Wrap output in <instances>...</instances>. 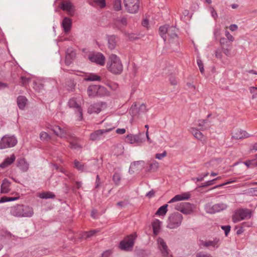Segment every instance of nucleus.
<instances>
[{"label": "nucleus", "instance_id": "25", "mask_svg": "<svg viewBox=\"0 0 257 257\" xmlns=\"http://www.w3.org/2000/svg\"><path fill=\"white\" fill-rule=\"evenodd\" d=\"M11 182L7 179H5L1 184V193L7 194L10 191Z\"/></svg>", "mask_w": 257, "mask_h": 257}, {"label": "nucleus", "instance_id": "38", "mask_svg": "<svg viewBox=\"0 0 257 257\" xmlns=\"http://www.w3.org/2000/svg\"><path fill=\"white\" fill-rule=\"evenodd\" d=\"M39 197L42 199H53L55 197L54 194L51 192H43L39 195Z\"/></svg>", "mask_w": 257, "mask_h": 257}, {"label": "nucleus", "instance_id": "8", "mask_svg": "<svg viewBox=\"0 0 257 257\" xmlns=\"http://www.w3.org/2000/svg\"><path fill=\"white\" fill-rule=\"evenodd\" d=\"M125 10L129 13H137L140 8L139 0H123Z\"/></svg>", "mask_w": 257, "mask_h": 257}, {"label": "nucleus", "instance_id": "44", "mask_svg": "<svg viewBox=\"0 0 257 257\" xmlns=\"http://www.w3.org/2000/svg\"><path fill=\"white\" fill-rule=\"evenodd\" d=\"M105 0H94L92 2V5L98 6L100 8H103L105 6Z\"/></svg>", "mask_w": 257, "mask_h": 257}, {"label": "nucleus", "instance_id": "53", "mask_svg": "<svg viewBox=\"0 0 257 257\" xmlns=\"http://www.w3.org/2000/svg\"><path fill=\"white\" fill-rule=\"evenodd\" d=\"M222 50L225 55H226L227 56H231V48H225V47L223 46L222 48Z\"/></svg>", "mask_w": 257, "mask_h": 257}, {"label": "nucleus", "instance_id": "58", "mask_svg": "<svg viewBox=\"0 0 257 257\" xmlns=\"http://www.w3.org/2000/svg\"><path fill=\"white\" fill-rule=\"evenodd\" d=\"M225 35L227 37L228 40L230 42H233L234 41V38L227 31L225 32Z\"/></svg>", "mask_w": 257, "mask_h": 257}, {"label": "nucleus", "instance_id": "7", "mask_svg": "<svg viewBox=\"0 0 257 257\" xmlns=\"http://www.w3.org/2000/svg\"><path fill=\"white\" fill-rule=\"evenodd\" d=\"M175 209L185 215L193 213L194 205L189 202L177 203L175 205Z\"/></svg>", "mask_w": 257, "mask_h": 257}, {"label": "nucleus", "instance_id": "33", "mask_svg": "<svg viewBox=\"0 0 257 257\" xmlns=\"http://www.w3.org/2000/svg\"><path fill=\"white\" fill-rule=\"evenodd\" d=\"M162 257H172L166 242L162 239Z\"/></svg>", "mask_w": 257, "mask_h": 257}, {"label": "nucleus", "instance_id": "35", "mask_svg": "<svg viewBox=\"0 0 257 257\" xmlns=\"http://www.w3.org/2000/svg\"><path fill=\"white\" fill-rule=\"evenodd\" d=\"M17 102L19 108L21 109H23L27 104V99L24 96H19L17 98Z\"/></svg>", "mask_w": 257, "mask_h": 257}, {"label": "nucleus", "instance_id": "47", "mask_svg": "<svg viewBox=\"0 0 257 257\" xmlns=\"http://www.w3.org/2000/svg\"><path fill=\"white\" fill-rule=\"evenodd\" d=\"M40 138L42 141H48L50 139V136L46 132H42L40 134Z\"/></svg>", "mask_w": 257, "mask_h": 257}, {"label": "nucleus", "instance_id": "63", "mask_svg": "<svg viewBox=\"0 0 257 257\" xmlns=\"http://www.w3.org/2000/svg\"><path fill=\"white\" fill-rule=\"evenodd\" d=\"M82 184V183L81 182L76 181L75 183V186L73 189H79L81 187Z\"/></svg>", "mask_w": 257, "mask_h": 257}, {"label": "nucleus", "instance_id": "57", "mask_svg": "<svg viewBox=\"0 0 257 257\" xmlns=\"http://www.w3.org/2000/svg\"><path fill=\"white\" fill-rule=\"evenodd\" d=\"M142 25L143 27L148 28L149 25V19L146 17L142 21Z\"/></svg>", "mask_w": 257, "mask_h": 257}, {"label": "nucleus", "instance_id": "50", "mask_svg": "<svg viewBox=\"0 0 257 257\" xmlns=\"http://www.w3.org/2000/svg\"><path fill=\"white\" fill-rule=\"evenodd\" d=\"M221 229L224 230L225 236H227L230 232L231 227L230 225H223L221 226Z\"/></svg>", "mask_w": 257, "mask_h": 257}, {"label": "nucleus", "instance_id": "17", "mask_svg": "<svg viewBox=\"0 0 257 257\" xmlns=\"http://www.w3.org/2000/svg\"><path fill=\"white\" fill-rule=\"evenodd\" d=\"M51 130L56 136L61 138H65L67 135V130L61 128L58 125L52 126Z\"/></svg>", "mask_w": 257, "mask_h": 257}, {"label": "nucleus", "instance_id": "13", "mask_svg": "<svg viewBox=\"0 0 257 257\" xmlns=\"http://www.w3.org/2000/svg\"><path fill=\"white\" fill-rule=\"evenodd\" d=\"M112 130V128L98 130L92 133L90 135V140L91 141H97L104 137V134Z\"/></svg>", "mask_w": 257, "mask_h": 257}, {"label": "nucleus", "instance_id": "52", "mask_svg": "<svg viewBox=\"0 0 257 257\" xmlns=\"http://www.w3.org/2000/svg\"><path fill=\"white\" fill-rule=\"evenodd\" d=\"M101 185V181L99 176L98 175H96V181L95 183V188L99 189Z\"/></svg>", "mask_w": 257, "mask_h": 257}, {"label": "nucleus", "instance_id": "59", "mask_svg": "<svg viewBox=\"0 0 257 257\" xmlns=\"http://www.w3.org/2000/svg\"><path fill=\"white\" fill-rule=\"evenodd\" d=\"M168 206V204H165L163 206H162V216H165L166 213L167 212V207Z\"/></svg>", "mask_w": 257, "mask_h": 257}, {"label": "nucleus", "instance_id": "20", "mask_svg": "<svg viewBox=\"0 0 257 257\" xmlns=\"http://www.w3.org/2000/svg\"><path fill=\"white\" fill-rule=\"evenodd\" d=\"M17 166L22 172H26L29 169V164L24 158H23L18 160Z\"/></svg>", "mask_w": 257, "mask_h": 257}, {"label": "nucleus", "instance_id": "29", "mask_svg": "<svg viewBox=\"0 0 257 257\" xmlns=\"http://www.w3.org/2000/svg\"><path fill=\"white\" fill-rule=\"evenodd\" d=\"M198 126L202 131L207 130L211 127L210 121L207 118L199 120Z\"/></svg>", "mask_w": 257, "mask_h": 257}, {"label": "nucleus", "instance_id": "51", "mask_svg": "<svg viewBox=\"0 0 257 257\" xmlns=\"http://www.w3.org/2000/svg\"><path fill=\"white\" fill-rule=\"evenodd\" d=\"M196 257H213L210 253H205L202 251L196 253Z\"/></svg>", "mask_w": 257, "mask_h": 257}, {"label": "nucleus", "instance_id": "19", "mask_svg": "<svg viewBox=\"0 0 257 257\" xmlns=\"http://www.w3.org/2000/svg\"><path fill=\"white\" fill-rule=\"evenodd\" d=\"M249 136V134L245 131L239 130H237L233 133L232 138L236 140H239L248 138Z\"/></svg>", "mask_w": 257, "mask_h": 257}, {"label": "nucleus", "instance_id": "41", "mask_svg": "<svg viewBox=\"0 0 257 257\" xmlns=\"http://www.w3.org/2000/svg\"><path fill=\"white\" fill-rule=\"evenodd\" d=\"M98 169V167L95 162L87 164V169L90 171H86V172H92Z\"/></svg>", "mask_w": 257, "mask_h": 257}, {"label": "nucleus", "instance_id": "14", "mask_svg": "<svg viewBox=\"0 0 257 257\" xmlns=\"http://www.w3.org/2000/svg\"><path fill=\"white\" fill-rule=\"evenodd\" d=\"M145 162L144 161H135L130 165L129 172L134 173L135 171H139L145 168Z\"/></svg>", "mask_w": 257, "mask_h": 257}, {"label": "nucleus", "instance_id": "32", "mask_svg": "<svg viewBox=\"0 0 257 257\" xmlns=\"http://www.w3.org/2000/svg\"><path fill=\"white\" fill-rule=\"evenodd\" d=\"M114 25L117 28L119 29L122 27L127 25V20L124 17L115 19L114 20Z\"/></svg>", "mask_w": 257, "mask_h": 257}, {"label": "nucleus", "instance_id": "36", "mask_svg": "<svg viewBox=\"0 0 257 257\" xmlns=\"http://www.w3.org/2000/svg\"><path fill=\"white\" fill-rule=\"evenodd\" d=\"M84 79L86 81H99L101 80V78L99 76L95 73H89L84 77Z\"/></svg>", "mask_w": 257, "mask_h": 257}, {"label": "nucleus", "instance_id": "15", "mask_svg": "<svg viewBox=\"0 0 257 257\" xmlns=\"http://www.w3.org/2000/svg\"><path fill=\"white\" fill-rule=\"evenodd\" d=\"M144 136V133H141L138 135H128L126 137V141L130 144L140 143L144 141V139L142 137Z\"/></svg>", "mask_w": 257, "mask_h": 257}, {"label": "nucleus", "instance_id": "28", "mask_svg": "<svg viewBox=\"0 0 257 257\" xmlns=\"http://www.w3.org/2000/svg\"><path fill=\"white\" fill-rule=\"evenodd\" d=\"M101 105L99 103H94L90 105L88 108V112L90 114L98 113L101 111Z\"/></svg>", "mask_w": 257, "mask_h": 257}, {"label": "nucleus", "instance_id": "34", "mask_svg": "<svg viewBox=\"0 0 257 257\" xmlns=\"http://www.w3.org/2000/svg\"><path fill=\"white\" fill-rule=\"evenodd\" d=\"M152 225L153 229V234L156 236L160 231L161 222L159 219H155L152 223Z\"/></svg>", "mask_w": 257, "mask_h": 257}, {"label": "nucleus", "instance_id": "9", "mask_svg": "<svg viewBox=\"0 0 257 257\" xmlns=\"http://www.w3.org/2000/svg\"><path fill=\"white\" fill-rule=\"evenodd\" d=\"M88 59L92 63L103 66L105 64V57L100 52H93L88 55Z\"/></svg>", "mask_w": 257, "mask_h": 257}, {"label": "nucleus", "instance_id": "42", "mask_svg": "<svg viewBox=\"0 0 257 257\" xmlns=\"http://www.w3.org/2000/svg\"><path fill=\"white\" fill-rule=\"evenodd\" d=\"M112 180L116 185H118L121 180L120 174L118 172H115L112 176Z\"/></svg>", "mask_w": 257, "mask_h": 257}, {"label": "nucleus", "instance_id": "3", "mask_svg": "<svg viewBox=\"0 0 257 257\" xmlns=\"http://www.w3.org/2000/svg\"><path fill=\"white\" fill-rule=\"evenodd\" d=\"M137 236L136 233H135L125 237L123 240L120 242L119 248L124 251H131L134 245Z\"/></svg>", "mask_w": 257, "mask_h": 257}, {"label": "nucleus", "instance_id": "24", "mask_svg": "<svg viewBox=\"0 0 257 257\" xmlns=\"http://www.w3.org/2000/svg\"><path fill=\"white\" fill-rule=\"evenodd\" d=\"M15 159L16 157L15 155L12 154L11 155L10 157L7 158L1 164H0V167L2 169L6 168L12 164L15 161Z\"/></svg>", "mask_w": 257, "mask_h": 257}, {"label": "nucleus", "instance_id": "5", "mask_svg": "<svg viewBox=\"0 0 257 257\" xmlns=\"http://www.w3.org/2000/svg\"><path fill=\"white\" fill-rule=\"evenodd\" d=\"M183 216L179 213L172 214L168 218L167 227L170 229H175L181 224Z\"/></svg>", "mask_w": 257, "mask_h": 257}, {"label": "nucleus", "instance_id": "4", "mask_svg": "<svg viewBox=\"0 0 257 257\" xmlns=\"http://www.w3.org/2000/svg\"><path fill=\"white\" fill-rule=\"evenodd\" d=\"M252 216V212L250 209L241 208L236 210L232 216L233 222L236 223L242 220L248 219Z\"/></svg>", "mask_w": 257, "mask_h": 257}, {"label": "nucleus", "instance_id": "11", "mask_svg": "<svg viewBox=\"0 0 257 257\" xmlns=\"http://www.w3.org/2000/svg\"><path fill=\"white\" fill-rule=\"evenodd\" d=\"M221 244V240L219 238L215 237L213 240H201L200 245L209 248L211 250H215L219 247Z\"/></svg>", "mask_w": 257, "mask_h": 257}, {"label": "nucleus", "instance_id": "12", "mask_svg": "<svg viewBox=\"0 0 257 257\" xmlns=\"http://www.w3.org/2000/svg\"><path fill=\"white\" fill-rule=\"evenodd\" d=\"M68 105L78 113V120H81L83 118L82 109L80 105L77 102L75 98H71L68 101Z\"/></svg>", "mask_w": 257, "mask_h": 257}, {"label": "nucleus", "instance_id": "30", "mask_svg": "<svg viewBox=\"0 0 257 257\" xmlns=\"http://www.w3.org/2000/svg\"><path fill=\"white\" fill-rule=\"evenodd\" d=\"M100 87L98 85H93L89 86L87 88V94L89 97L95 96L98 92V89Z\"/></svg>", "mask_w": 257, "mask_h": 257}, {"label": "nucleus", "instance_id": "2", "mask_svg": "<svg viewBox=\"0 0 257 257\" xmlns=\"http://www.w3.org/2000/svg\"><path fill=\"white\" fill-rule=\"evenodd\" d=\"M106 68L114 75H120L123 71V66L120 58L116 55L112 54L108 57Z\"/></svg>", "mask_w": 257, "mask_h": 257}, {"label": "nucleus", "instance_id": "39", "mask_svg": "<svg viewBox=\"0 0 257 257\" xmlns=\"http://www.w3.org/2000/svg\"><path fill=\"white\" fill-rule=\"evenodd\" d=\"M191 133L193 135L195 138L197 139L201 140L203 137V135L202 133L200 132L198 130L196 129L195 128H191Z\"/></svg>", "mask_w": 257, "mask_h": 257}, {"label": "nucleus", "instance_id": "64", "mask_svg": "<svg viewBox=\"0 0 257 257\" xmlns=\"http://www.w3.org/2000/svg\"><path fill=\"white\" fill-rule=\"evenodd\" d=\"M155 195V191L153 190H151L148 193H147L146 195L147 197H148L149 198H151L154 196Z\"/></svg>", "mask_w": 257, "mask_h": 257}, {"label": "nucleus", "instance_id": "48", "mask_svg": "<svg viewBox=\"0 0 257 257\" xmlns=\"http://www.w3.org/2000/svg\"><path fill=\"white\" fill-rule=\"evenodd\" d=\"M97 232H98L97 230H92L88 232H85L83 234V237L85 238L91 237Z\"/></svg>", "mask_w": 257, "mask_h": 257}, {"label": "nucleus", "instance_id": "26", "mask_svg": "<svg viewBox=\"0 0 257 257\" xmlns=\"http://www.w3.org/2000/svg\"><path fill=\"white\" fill-rule=\"evenodd\" d=\"M108 47L110 50L114 49L117 44V38L115 35L109 36L107 37Z\"/></svg>", "mask_w": 257, "mask_h": 257}, {"label": "nucleus", "instance_id": "16", "mask_svg": "<svg viewBox=\"0 0 257 257\" xmlns=\"http://www.w3.org/2000/svg\"><path fill=\"white\" fill-rule=\"evenodd\" d=\"M190 197V194L189 192H185L182 194L175 195L169 201V203L180 201L182 200H187Z\"/></svg>", "mask_w": 257, "mask_h": 257}, {"label": "nucleus", "instance_id": "60", "mask_svg": "<svg viewBox=\"0 0 257 257\" xmlns=\"http://www.w3.org/2000/svg\"><path fill=\"white\" fill-rule=\"evenodd\" d=\"M21 83L22 85H24L25 84H26L28 82L29 79L26 77L22 76L21 77Z\"/></svg>", "mask_w": 257, "mask_h": 257}, {"label": "nucleus", "instance_id": "22", "mask_svg": "<svg viewBox=\"0 0 257 257\" xmlns=\"http://www.w3.org/2000/svg\"><path fill=\"white\" fill-rule=\"evenodd\" d=\"M22 210V205H17L11 207L10 213L14 216L21 217Z\"/></svg>", "mask_w": 257, "mask_h": 257}, {"label": "nucleus", "instance_id": "54", "mask_svg": "<svg viewBox=\"0 0 257 257\" xmlns=\"http://www.w3.org/2000/svg\"><path fill=\"white\" fill-rule=\"evenodd\" d=\"M197 63L199 68V70L201 73L202 74L204 73V70L203 68V64L202 61L200 59L197 60Z\"/></svg>", "mask_w": 257, "mask_h": 257}, {"label": "nucleus", "instance_id": "1", "mask_svg": "<svg viewBox=\"0 0 257 257\" xmlns=\"http://www.w3.org/2000/svg\"><path fill=\"white\" fill-rule=\"evenodd\" d=\"M178 30L174 26L168 25L162 26V38L164 42V49L175 51L179 47Z\"/></svg>", "mask_w": 257, "mask_h": 257}, {"label": "nucleus", "instance_id": "46", "mask_svg": "<svg viewBox=\"0 0 257 257\" xmlns=\"http://www.w3.org/2000/svg\"><path fill=\"white\" fill-rule=\"evenodd\" d=\"M113 8L115 11H120L121 9V0H114Z\"/></svg>", "mask_w": 257, "mask_h": 257}, {"label": "nucleus", "instance_id": "49", "mask_svg": "<svg viewBox=\"0 0 257 257\" xmlns=\"http://www.w3.org/2000/svg\"><path fill=\"white\" fill-rule=\"evenodd\" d=\"M220 44L222 48L224 47H229L230 45L229 44L228 42L226 40V39L224 38H222L220 40Z\"/></svg>", "mask_w": 257, "mask_h": 257}, {"label": "nucleus", "instance_id": "31", "mask_svg": "<svg viewBox=\"0 0 257 257\" xmlns=\"http://www.w3.org/2000/svg\"><path fill=\"white\" fill-rule=\"evenodd\" d=\"M75 57V53L73 51L67 50L65 57V64L67 65H69Z\"/></svg>", "mask_w": 257, "mask_h": 257}, {"label": "nucleus", "instance_id": "62", "mask_svg": "<svg viewBox=\"0 0 257 257\" xmlns=\"http://www.w3.org/2000/svg\"><path fill=\"white\" fill-rule=\"evenodd\" d=\"M249 193L253 195L257 196V187L250 188L249 189Z\"/></svg>", "mask_w": 257, "mask_h": 257}, {"label": "nucleus", "instance_id": "23", "mask_svg": "<svg viewBox=\"0 0 257 257\" xmlns=\"http://www.w3.org/2000/svg\"><path fill=\"white\" fill-rule=\"evenodd\" d=\"M159 167V163L155 159H152L149 163V167H146V171L149 172H155Z\"/></svg>", "mask_w": 257, "mask_h": 257}, {"label": "nucleus", "instance_id": "37", "mask_svg": "<svg viewBox=\"0 0 257 257\" xmlns=\"http://www.w3.org/2000/svg\"><path fill=\"white\" fill-rule=\"evenodd\" d=\"M204 209L207 213L214 214L216 213L215 204H212V203L206 204L204 206Z\"/></svg>", "mask_w": 257, "mask_h": 257}, {"label": "nucleus", "instance_id": "21", "mask_svg": "<svg viewBox=\"0 0 257 257\" xmlns=\"http://www.w3.org/2000/svg\"><path fill=\"white\" fill-rule=\"evenodd\" d=\"M62 26L65 33L69 32L72 26L71 20L68 17H65L62 21Z\"/></svg>", "mask_w": 257, "mask_h": 257}, {"label": "nucleus", "instance_id": "10", "mask_svg": "<svg viewBox=\"0 0 257 257\" xmlns=\"http://www.w3.org/2000/svg\"><path fill=\"white\" fill-rule=\"evenodd\" d=\"M60 9L67 13L70 16H73L75 13V7L69 0H63L59 5Z\"/></svg>", "mask_w": 257, "mask_h": 257}, {"label": "nucleus", "instance_id": "55", "mask_svg": "<svg viewBox=\"0 0 257 257\" xmlns=\"http://www.w3.org/2000/svg\"><path fill=\"white\" fill-rule=\"evenodd\" d=\"M69 147L72 149H76L77 148H80V145L75 142H70Z\"/></svg>", "mask_w": 257, "mask_h": 257}, {"label": "nucleus", "instance_id": "45", "mask_svg": "<svg viewBox=\"0 0 257 257\" xmlns=\"http://www.w3.org/2000/svg\"><path fill=\"white\" fill-rule=\"evenodd\" d=\"M219 178H220V177H217V178H215V179H214L213 180L206 181L205 182L202 183L199 186V187L203 188V187H207V186H209L212 185H213L215 183V181L216 180L219 179Z\"/></svg>", "mask_w": 257, "mask_h": 257}, {"label": "nucleus", "instance_id": "61", "mask_svg": "<svg viewBox=\"0 0 257 257\" xmlns=\"http://www.w3.org/2000/svg\"><path fill=\"white\" fill-rule=\"evenodd\" d=\"M169 81L172 85H175L177 84V81L174 76H171L169 78Z\"/></svg>", "mask_w": 257, "mask_h": 257}, {"label": "nucleus", "instance_id": "27", "mask_svg": "<svg viewBox=\"0 0 257 257\" xmlns=\"http://www.w3.org/2000/svg\"><path fill=\"white\" fill-rule=\"evenodd\" d=\"M74 168L80 172H85L86 171H90L87 169V164H82L77 160L74 161Z\"/></svg>", "mask_w": 257, "mask_h": 257}, {"label": "nucleus", "instance_id": "6", "mask_svg": "<svg viewBox=\"0 0 257 257\" xmlns=\"http://www.w3.org/2000/svg\"><path fill=\"white\" fill-rule=\"evenodd\" d=\"M17 142V139L14 136L5 135L0 141V149L13 147Z\"/></svg>", "mask_w": 257, "mask_h": 257}, {"label": "nucleus", "instance_id": "43", "mask_svg": "<svg viewBox=\"0 0 257 257\" xmlns=\"http://www.w3.org/2000/svg\"><path fill=\"white\" fill-rule=\"evenodd\" d=\"M136 254L138 257H146L148 255V252L146 250L138 249L136 250Z\"/></svg>", "mask_w": 257, "mask_h": 257}, {"label": "nucleus", "instance_id": "40", "mask_svg": "<svg viewBox=\"0 0 257 257\" xmlns=\"http://www.w3.org/2000/svg\"><path fill=\"white\" fill-rule=\"evenodd\" d=\"M216 213L225 210L227 208V205L224 203H218L215 204Z\"/></svg>", "mask_w": 257, "mask_h": 257}, {"label": "nucleus", "instance_id": "18", "mask_svg": "<svg viewBox=\"0 0 257 257\" xmlns=\"http://www.w3.org/2000/svg\"><path fill=\"white\" fill-rule=\"evenodd\" d=\"M21 217H31L34 214L33 209L28 206L22 205Z\"/></svg>", "mask_w": 257, "mask_h": 257}, {"label": "nucleus", "instance_id": "56", "mask_svg": "<svg viewBox=\"0 0 257 257\" xmlns=\"http://www.w3.org/2000/svg\"><path fill=\"white\" fill-rule=\"evenodd\" d=\"M210 12L212 17L214 18V20H216L218 17V15L213 8H210Z\"/></svg>", "mask_w": 257, "mask_h": 257}]
</instances>
